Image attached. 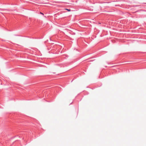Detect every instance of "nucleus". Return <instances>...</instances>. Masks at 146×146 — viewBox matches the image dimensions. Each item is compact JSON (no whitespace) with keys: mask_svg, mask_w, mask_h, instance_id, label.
I'll list each match as a JSON object with an SVG mask.
<instances>
[{"mask_svg":"<svg viewBox=\"0 0 146 146\" xmlns=\"http://www.w3.org/2000/svg\"><path fill=\"white\" fill-rule=\"evenodd\" d=\"M65 10L68 11H70V9H65Z\"/></svg>","mask_w":146,"mask_h":146,"instance_id":"nucleus-1","label":"nucleus"},{"mask_svg":"<svg viewBox=\"0 0 146 146\" xmlns=\"http://www.w3.org/2000/svg\"><path fill=\"white\" fill-rule=\"evenodd\" d=\"M40 14H41L42 15H44V14H43V13H41V12H40Z\"/></svg>","mask_w":146,"mask_h":146,"instance_id":"nucleus-2","label":"nucleus"}]
</instances>
